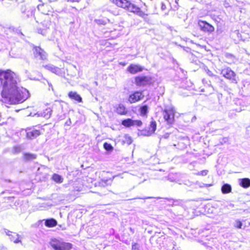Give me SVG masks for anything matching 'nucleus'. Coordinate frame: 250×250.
<instances>
[{
    "instance_id": "f257e3e1",
    "label": "nucleus",
    "mask_w": 250,
    "mask_h": 250,
    "mask_svg": "<svg viewBox=\"0 0 250 250\" xmlns=\"http://www.w3.org/2000/svg\"><path fill=\"white\" fill-rule=\"evenodd\" d=\"M8 82L2 89L1 96L7 99L11 104H17L24 101L28 97V92L22 87L18 86L20 79L18 75L11 70Z\"/></svg>"
},
{
    "instance_id": "f03ea898",
    "label": "nucleus",
    "mask_w": 250,
    "mask_h": 250,
    "mask_svg": "<svg viewBox=\"0 0 250 250\" xmlns=\"http://www.w3.org/2000/svg\"><path fill=\"white\" fill-rule=\"evenodd\" d=\"M49 244L54 250H71L72 248V244L56 238L51 239Z\"/></svg>"
},
{
    "instance_id": "7ed1b4c3",
    "label": "nucleus",
    "mask_w": 250,
    "mask_h": 250,
    "mask_svg": "<svg viewBox=\"0 0 250 250\" xmlns=\"http://www.w3.org/2000/svg\"><path fill=\"white\" fill-rule=\"evenodd\" d=\"M163 118L167 124L171 127L175 122V110L173 107L165 108L162 111Z\"/></svg>"
},
{
    "instance_id": "20e7f679",
    "label": "nucleus",
    "mask_w": 250,
    "mask_h": 250,
    "mask_svg": "<svg viewBox=\"0 0 250 250\" xmlns=\"http://www.w3.org/2000/svg\"><path fill=\"white\" fill-rule=\"evenodd\" d=\"M134 83L139 87L150 85L152 83V78L149 76H137L134 77Z\"/></svg>"
},
{
    "instance_id": "39448f33",
    "label": "nucleus",
    "mask_w": 250,
    "mask_h": 250,
    "mask_svg": "<svg viewBox=\"0 0 250 250\" xmlns=\"http://www.w3.org/2000/svg\"><path fill=\"white\" fill-rule=\"evenodd\" d=\"M221 74L226 79L230 81L231 83H237L236 74L230 67H227L221 70Z\"/></svg>"
},
{
    "instance_id": "423d86ee",
    "label": "nucleus",
    "mask_w": 250,
    "mask_h": 250,
    "mask_svg": "<svg viewBox=\"0 0 250 250\" xmlns=\"http://www.w3.org/2000/svg\"><path fill=\"white\" fill-rule=\"evenodd\" d=\"M145 97L142 90H136L132 92L127 98L128 102L132 104L140 101Z\"/></svg>"
},
{
    "instance_id": "0eeeda50",
    "label": "nucleus",
    "mask_w": 250,
    "mask_h": 250,
    "mask_svg": "<svg viewBox=\"0 0 250 250\" xmlns=\"http://www.w3.org/2000/svg\"><path fill=\"white\" fill-rule=\"evenodd\" d=\"M157 124L155 120H152L150 122L149 126L140 130L142 135L145 136H150L154 133L156 130Z\"/></svg>"
},
{
    "instance_id": "6e6552de",
    "label": "nucleus",
    "mask_w": 250,
    "mask_h": 250,
    "mask_svg": "<svg viewBox=\"0 0 250 250\" xmlns=\"http://www.w3.org/2000/svg\"><path fill=\"white\" fill-rule=\"evenodd\" d=\"M198 25L201 31L208 34L214 31V26L205 21L199 20Z\"/></svg>"
},
{
    "instance_id": "1a4fd4ad",
    "label": "nucleus",
    "mask_w": 250,
    "mask_h": 250,
    "mask_svg": "<svg viewBox=\"0 0 250 250\" xmlns=\"http://www.w3.org/2000/svg\"><path fill=\"white\" fill-rule=\"evenodd\" d=\"M126 10L129 12L133 13L136 15H138L142 18H145L147 15L144 11L141 10L140 7L132 3L130 1L129 2Z\"/></svg>"
},
{
    "instance_id": "9d476101",
    "label": "nucleus",
    "mask_w": 250,
    "mask_h": 250,
    "mask_svg": "<svg viewBox=\"0 0 250 250\" xmlns=\"http://www.w3.org/2000/svg\"><path fill=\"white\" fill-rule=\"evenodd\" d=\"M42 130V127H39V129L35 127L28 128L26 129V137L29 139H33L41 134Z\"/></svg>"
},
{
    "instance_id": "9b49d317",
    "label": "nucleus",
    "mask_w": 250,
    "mask_h": 250,
    "mask_svg": "<svg viewBox=\"0 0 250 250\" xmlns=\"http://www.w3.org/2000/svg\"><path fill=\"white\" fill-rule=\"evenodd\" d=\"M33 53L35 57H39L41 60H45L47 59L46 53L40 46H34Z\"/></svg>"
},
{
    "instance_id": "f8f14e48",
    "label": "nucleus",
    "mask_w": 250,
    "mask_h": 250,
    "mask_svg": "<svg viewBox=\"0 0 250 250\" xmlns=\"http://www.w3.org/2000/svg\"><path fill=\"white\" fill-rule=\"evenodd\" d=\"M52 111V106L50 104H46L42 107L39 115L41 117L48 119L50 117Z\"/></svg>"
},
{
    "instance_id": "ddd939ff",
    "label": "nucleus",
    "mask_w": 250,
    "mask_h": 250,
    "mask_svg": "<svg viewBox=\"0 0 250 250\" xmlns=\"http://www.w3.org/2000/svg\"><path fill=\"white\" fill-rule=\"evenodd\" d=\"M11 71L10 69H7L6 70H0V84L2 86V89H4V85L8 82L7 78L9 77Z\"/></svg>"
},
{
    "instance_id": "4468645a",
    "label": "nucleus",
    "mask_w": 250,
    "mask_h": 250,
    "mask_svg": "<svg viewBox=\"0 0 250 250\" xmlns=\"http://www.w3.org/2000/svg\"><path fill=\"white\" fill-rule=\"evenodd\" d=\"M37 8L39 11L44 15H48L50 13H52L53 10L51 5L46 3L39 4Z\"/></svg>"
},
{
    "instance_id": "2eb2a0df",
    "label": "nucleus",
    "mask_w": 250,
    "mask_h": 250,
    "mask_svg": "<svg viewBox=\"0 0 250 250\" xmlns=\"http://www.w3.org/2000/svg\"><path fill=\"white\" fill-rule=\"evenodd\" d=\"M115 112L118 115L125 116L127 114L128 110L123 104H119L114 107Z\"/></svg>"
},
{
    "instance_id": "dca6fc26",
    "label": "nucleus",
    "mask_w": 250,
    "mask_h": 250,
    "mask_svg": "<svg viewBox=\"0 0 250 250\" xmlns=\"http://www.w3.org/2000/svg\"><path fill=\"white\" fill-rule=\"evenodd\" d=\"M6 234L8 236L10 240L15 243H21V237L18 233L9 230L6 231Z\"/></svg>"
},
{
    "instance_id": "f3484780",
    "label": "nucleus",
    "mask_w": 250,
    "mask_h": 250,
    "mask_svg": "<svg viewBox=\"0 0 250 250\" xmlns=\"http://www.w3.org/2000/svg\"><path fill=\"white\" fill-rule=\"evenodd\" d=\"M127 70L130 73L135 74L142 72L143 70V67L140 65L132 63L128 66Z\"/></svg>"
},
{
    "instance_id": "a211bd4d",
    "label": "nucleus",
    "mask_w": 250,
    "mask_h": 250,
    "mask_svg": "<svg viewBox=\"0 0 250 250\" xmlns=\"http://www.w3.org/2000/svg\"><path fill=\"white\" fill-rule=\"evenodd\" d=\"M112 180L111 177L102 176V178L97 182V185L101 187H105L110 185Z\"/></svg>"
},
{
    "instance_id": "6ab92c4d",
    "label": "nucleus",
    "mask_w": 250,
    "mask_h": 250,
    "mask_svg": "<svg viewBox=\"0 0 250 250\" xmlns=\"http://www.w3.org/2000/svg\"><path fill=\"white\" fill-rule=\"evenodd\" d=\"M110 1L117 6L126 10L130 1L128 0H110Z\"/></svg>"
},
{
    "instance_id": "aec40b11",
    "label": "nucleus",
    "mask_w": 250,
    "mask_h": 250,
    "mask_svg": "<svg viewBox=\"0 0 250 250\" xmlns=\"http://www.w3.org/2000/svg\"><path fill=\"white\" fill-rule=\"evenodd\" d=\"M68 96L70 99L74 100L78 103H81L82 102V97L75 91H69L68 93Z\"/></svg>"
},
{
    "instance_id": "412c9836",
    "label": "nucleus",
    "mask_w": 250,
    "mask_h": 250,
    "mask_svg": "<svg viewBox=\"0 0 250 250\" xmlns=\"http://www.w3.org/2000/svg\"><path fill=\"white\" fill-rule=\"evenodd\" d=\"M37 155L29 152L23 153V159L25 162L32 161L37 158Z\"/></svg>"
},
{
    "instance_id": "4be33fe9",
    "label": "nucleus",
    "mask_w": 250,
    "mask_h": 250,
    "mask_svg": "<svg viewBox=\"0 0 250 250\" xmlns=\"http://www.w3.org/2000/svg\"><path fill=\"white\" fill-rule=\"evenodd\" d=\"M43 67L46 70L51 71L55 74H58L59 72L60 68L51 64H47L43 65Z\"/></svg>"
},
{
    "instance_id": "5701e85b",
    "label": "nucleus",
    "mask_w": 250,
    "mask_h": 250,
    "mask_svg": "<svg viewBox=\"0 0 250 250\" xmlns=\"http://www.w3.org/2000/svg\"><path fill=\"white\" fill-rule=\"evenodd\" d=\"M44 225L48 228H53L57 226V222L54 218L47 219L45 220Z\"/></svg>"
},
{
    "instance_id": "b1692460",
    "label": "nucleus",
    "mask_w": 250,
    "mask_h": 250,
    "mask_svg": "<svg viewBox=\"0 0 250 250\" xmlns=\"http://www.w3.org/2000/svg\"><path fill=\"white\" fill-rule=\"evenodd\" d=\"M239 185L242 188H247L250 187V179L248 178H242L240 180Z\"/></svg>"
},
{
    "instance_id": "393cba45",
    "label": "nucleus",
    "mask_w": 250,
    "mask_h": 250,
    "mask_svg": "<svg viewBox=\"0 0 250 250\" xmlns=\"http://www.w3.org/2000/svg\"><path fill=\"white\" fill-rule=\"evenodd\" d=\"M232 188L229 184H224L221 188V191L223 194H228L231 192Z\"/></svg>"
},
{
    "instance_id": "a878e982",
    "label": "nucleus",
    "mask_w": 250,
    "mask_h": 250,
    "mask_svg": "<svg viewBox=\"0 0 250 250\" xmlns=\"http://www.w3.org/2000/svg\"><path fill=\"white\" fill-rule=\"evenodd\" d=\"M132 119L127 118L122 121V125L125 127H130L132 126Z\"/></svg>"
},
{
    "instance_id": "bb28decb",
    "label": "nucleus",
    "mask_w": 250,
    "mask_h": 250,
    "mask_svg": "<svg viewBox=\"0 0 250 250\" xmlns=\"http://www.w3.org/2000/svg\"><path fill=\"white\" fill-rule=\"evenodd\" d=\"M52 179L57 183H62L63 182L62 177L56 173H54L52 175Z\"/></svg>"
},
{
    "instance_id": "cd10ccee",
    "label": "nucleus",
    "mask_w": 250,
    "mask_h": 250,
    "mask_svg": "<svg viewBox=\"0 0 250 250\" xmlns=\"http://www.w3.org/2000/svg\"><path fill=\"white\" fill-rule=\"evenodd\" d=\"M139 111L141 116H146L148 113V106L147 105H144L141 106Z\"/></svg>"
},
{
    "instance_id": "c85d7f7f",
    "label": "nucleus",
    "mask_w": 250,
    "mask_h": 250,
    "mask_svg": "<svg viewBox=\"0 0 250 250\" xmlns=\"http://www.w3.org/2000/svg\"><path fill=\"white\" fill-rule=\"evenodd\" d=\"M104 148L108 151H111L113 150V147L110 144L105 142L103 145Z\"/></svg>"
},
{
    "instance_id": "c756f323",
    "label": "nucleus",
    "mask_w": 250,
    "mask_h": 250,
    "mask_svg": "<svg viewBox=\"0 0 250 250\" xmlns=\"http://www.w3.org/2000/svg\"><path fill=\"white\" fill-rule=\"evenodd\" d=\"M132 126L141 127L143 125V122L141 120H132Z\"/></svg>"
},
{
    "instance_id": "7c9ffc66",
    "label": "nucleus",
    "mask_w": 250,
    "mask_h": 250,
    "mask_svg": "<svg viewBox=\"0 0 250 250\" xmlns=\"http://www.w3.org/2000/svg\"><path fill=\"white\" fill-rule=\"evenodd\" d=\"M208 170H201V171L197 172L196 173H195V175L197 176H205L208 174Z\"/></svg>"
},
{
    "instance_id": "2f4dec72",
    "label": "nucleus",
    "mask_w": 250,
    "mask_h": 250,
    "mask_svg": "<svg viewBox=\"0 0 250 250\" xmlns=\"http://www.w3.org/2000/svg\"><path fill=\"white\" fill-rule=\"evenodd\" d=\"M132 141L130 137L127 136H125V140L124 141V143H126L127 145H130L132 143Z\"/></svg>"
},
{
    "instance_id": "473e14b6",
    "label": "nucleus",
    "mask_w": 250,
    "mask_h": 250,
    "mask_svg": "<svg viewBox=\"0 0 250 250\" xmlns=\"http://www.w3.org/2000/svg\"><path fill=\"white\" fill-rule=\"evenodd\" d=\"M242 223L240 220H236L235 223L234 227L237 229H241Z\"/></svg>"
},
{
    "instance_id": "72a5a7b5",
    "label": "nucleus",
    "mask_w": 250,
    "mask_h": 250,
    "mask_svg": "<svg viewBox=\"0 0 250 250\" xmlns=\"http://www.w3.org/2000/svg\"><path fill=\"white\" fill-rule=\"evenodd\" d=\"M132 250H140L137 243H134L132 245Z\"/></svg>"
},
{
    "instance_id": "f704fd0d",
    "label": "nucleus",
    "mask_w": 250,
    "mask_h": 250,
    "mask_svg": "<svg viewBox=\"0 0 250 250\" xmlns=\"http://www.w3.org/2000/svg\"><path fill=\"white\" fill-rule=\"evenodd\" d=\"M205 71H206V72L207 73V74L208 75H209V76H213V72H212L211 70H210L209 69H208V68H207V69H206L205 70Z\"/></svg>"
},
{
    "instance_id": "c9c22d12",
    "label": "nucleus",
    "mask_w": 250,
    "mask_h": 250,
    "mask_svg": "<svg viewBox=\"0 0 250 250\" xmlns=\"http://www.w3.org/2000/svg\"><path fill=\"white\" fill-rule=\"evenodd\" d=\"M81 0H67V1L68 2H79L81 1Z\"/></svg>"
},
{
    "instance_id": "e433bc0d",
    "label": "nucleus",
    "mask_w": 250,
    "mask_h": 250,
    "mask_svg": "<svg viewBox=\"0 0 250 250\" xmlns=\"http://www.w3.org/2000/svg\"><path fill=\"white\" fill-rule=\"evenodd\" d=\"M213 186V184H205L204 185V187H206V188H208V187H211Z\"/></svg>"
},
{
    "instance_id": "4c0bfd02",
    "label": "nucleus",
    "mask_w": 250,
    "mask_h": 250,
    "mask_svg": "<svg viewBox=\"0 0 250 250\" xmlns=\"http://www.w3.org/2000/svg\"><path fill=\"white\" fill-rule=\"evenodd\" d=\"M81 190L80 189H78L77 190V191H80Z\"/></svg>"
}]
</instances>
